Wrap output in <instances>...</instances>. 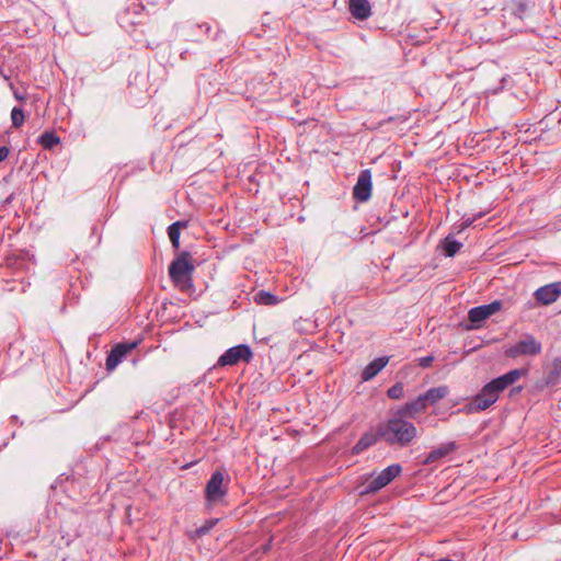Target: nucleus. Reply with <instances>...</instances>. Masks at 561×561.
<instances>
[{"label":"nucleus","mask_w":561,"mask_h":561,"mask_svg":"<svg viewBox=\"0 0 561 561\" xmlns=\"http://www.w3.org/2000/svg\"><path fill=\"white\" fill-rule=\"evenodd\" d=\"M527 373L528 370L526 368L513 369L485 383L480 392L476 394L467 405L468 412L474 413L485 411L499 400L502 391H504L508 386L515 383Z\"/></svg>","instance_id":"nucleus-1"},{"label":"nucleus","mask_w":561,"mask_h":561,"mask_svg":"<svg viewBox=\"0 0 561 561\" xmlns=\"http://www.w3.org/2000/svg\"><path fill=\"white\" fill-rule=\"evenodd\" d=\"M382 440L388 445H398L400 447L409 446L417 436L415 425L403 419V415L390 417L386 422L379 423Z\"/></svg>","instance_id":"nucleus-2"},{"label":"nucleus","mask_w":561,"mask_h":561,"mask_svg":"<svg viewBox=\"0 0 561 561\" xmlns=\"http://www.w3.org/2000/svg\"><path fill=\"white\" fill-rule=\"evenodd\" d=\"M194 264L190 252H181L169 266V275L175 286L181 290H187L193 287L192 274L194 272Z\"/></svg>","instance_id":"nucleus-3"},{"label":"nucleus","mask_w":561,"mask_h":561,"mask_svg":"<svg viewBox=\"0 0 561 561\" xmlns=\"http://www.w3.org/2000/svg\"><path fill=\"white\" fill-rule=\"evenodd\" d=\"M230 478L222 471L213 472L210 479L206 483L205 499L208 505L220 502L228 493Z\"/></svg>","instance_id":"nucleus-4"},{"label":"nucleus","mask_w":561,"mask_h":561,"mask_svg":"<svg viewBox=\"0 0 561 561\" xmlns=\"http://www.w3.org/2000/svg\"><path fill=\"white\" fill-rule=\"evenodd\" d=\"M542 351V344L531 334L525 333L515 344L505 350V356L517 358L520 356H536Z\"/></svg>","instance_id":"nucleus-5"},{"label":"nucleus","mask_w":561,"mask_h":561,"mask_svg":"<svg viewBox=\"0 0 561 561\" xmlns=\"http://www.w3.org/2000/svg\"><path fill=\"white\" fill-rule=\"evenodd\" d=\"M402 471L399 463H393L385 468L375 479L360 490V495L373 494L388 485L393 481Z\"/></svg>","instance_id":"nucleus-6"},{"label":"nucleus","mask_w":561,"mask_h":561,"mask_svg":"<svg viewBox=\"0 0 561 561\" xmlns=\"http://www.w3.org/2000/svg\"><path fill=\"white\" fill-rule=\"evenodd\" d=\"M503 307L501 300H494L491 304L473 307L468 312V319L472 323L469 330L479 329L482 321L486 320Z\"/></svg>","instance_id":"nucleus-7"},{"label":"nucleus","mask_w":561,"mask_h":561,"mask_svg":"<svg viewBox=\"0 0 561 561\" xmlns=\"http://www.w3.org/2000/svg\"><path fill=\"white\" fill-rule=\"evenodd\" d=\"M253 354L250 346L245 344H239L237 346L228 348L218 359L219 366H232L238 362L243 360L249 363Z\"/></svg>","instance_id":"nucleus-8"},{"label":"nucleus","mask_w":561,"mask_h":561,"mask_svg":"<svg viewBox=\"0 0 561 561\" xmlns=\"http://www.w3.org/2000/svg\"><path fill=\"white\" fill-rule=\"evenodd\" d=\"M371 172L368 169L362 170L353 188V197L357 202H367L371 196Z\"/></svg>","instance_id":"nucleus-9"},{"label":"nucleus","mask_w":561,"mask_h":561,"mask_svg":"<svg viewBox=\"0 0 561 561\" xmlns=\"http://www.w3.org/2000/svg\"><path fill=\"white\" fill-rule=\"evenodd\" d=\"M137 345L138 342L118 343L114 345L106 358V369L108 371L114 370L126 357V355L137 347Z\"/></svg>","instance_id":"nucleus-10"},{"label":"nucleus","mask_w":561,"mask_h":561,"mask_svg":"<svg viewBox=\"0 0 561 561\" xmlns=\"http://www.w3.org/2000/svg\"><path fill=\"white\" fill-rule=\"evenodd\" d=\"M561 296V282L550 283L539 287L534 293L536 301L542 306H548Z\"/></svg>","instance_id":"nucleus-11"},{"label":"nucleus","mask_w":561,"mask_h":561,"mask_svg":"<svg viewBox=\"0 0 561 561\" xmlns=\"http://www.w3.org/2000/svg\"><path fill=\"white\" fill-rule=\"evenodd\" d=\"M379 440H382V436L380 435V425L378 424L375 431L366 432L359 438V440L353 447L352 451L354 455H358Z\"/></svg>","instance_id":"nucleus-12"},{"label":"nucleus","mask_w":561,"mask_h":561,"mask_svg":"<svg viewBox=\"0 0 561 561\" xmlns=\"http://www.w3.org/2000/svg\"><path fill=\"white\" fill-rule=\"evenodd\" d=\"M348 10L359 21L367 20L371 15V7L368 0H350Z\"/></svg>","instance_id":"nucleus-13"},{"label":"nucleus","mask_w":561,"mask_h":561,"mask_svg":"<svg viewBox=\"0 0 561 561\" xmlns=\"http://www.w3.org/2000/svg\"><path fill=\"white\" fill-rule=\"evenodd\" d=\"M456 449H457V445L455 442H449V443L443 444L439 447L433 449L431 453H428L427 456L425 457V459L423 460V463L424 465L434 463V462L438 461L439 459L448 456Z\"/></svg>","instance_id":"nucleus-14"},{"label":"nucleus","mask_w":561,"mask_h":561,"mask_svg":"<svg viewBox=\"0 0 561 561\" xmlns=\"http://www.w3.org/2000/svg\"><path fill=\"white\" fill-rule=\"evenodd\" d=\"M428 403L424 399V394H420L416 399L407 402L399 411V415L403 416H413L416 413L423 412L426 410Z\"/></svg>","instance_id":"nucleus-15"},{"label":"nucleus","mask_w":561,"mask_h":561,"mask_svg":"<svg viewBox=\"0 0 561 561\" xmlns=\"http://www.w3.org/2000/svg\"><path fill=\"white\" fill-rule=\"evenodd\" d=\"M389 357L382 356L370 362L362 373V379L368 381L379 374V371L388 364Z\"/></svg>","instance_id":"nucleus-16"},{"label":"nucleus","mask_w":561,"mask_h":561,"mask_svg":"<svg viewBox=\"0 0 561 561\" xmlns=\"http://www.w3.org/2000/svg\"><path fill=\"white\" fill-rule=\"evenodd\" d=\"M561 378V357L552 360L551 369L545 378V386L553 387L559 383Z\"/></svg>","instance_id":"nucleus-17"},{"label":"nucleus","mask_w":561,"mask_h":561,"mask_svg":"<svg viewBox=\"0 0 561 561\" xmlns=\"http://www.w3.org/2000/svg\"><path fill=\"white\" fill-rule=\"evenodd\" d=\"M448 393H449L448 387L443 385V386L431 388L423 394H424V399L427 401V403L433 405L436 402H438L439 400L447 397Z\"/></svg>","instance_id":"nucleus-18"},{"label":"nucleus","mask_w":561,"mask_h":561,"mask_svg":"<svg viewBox=\"0 0 561 561\" xmlns=\"http://www.w3.org/2000/svg\"><path fill=\"white\" fill-rule=\"evenodd\" d=\"M442 247L446 256L453 257L461 249L462 243L455 240L451 234H448L443 241Z\"/></svg>","instance_id":"nucleus-19"},{"label":"nucleus","mask_w":561,"mask_h":561,"mask_svg":"<svg viewBox=\"0 0 561 561\" xmlns=\"http://www.w3.org/2000/svg\"><path fill=\"white\" fill-rule=\"evenodd\" d=\"M186 226V222L184 221H175L173 224H171L169 227H168V236H169V239L172 243V245L175 248V249H179L180 248V234H181V228L182 227H185Z\"/></svg>","instance_id":"nucleus-20"},{"label":"nucleus","mask_w":561,"mask_h":561,"mask_svg":"<svg viewBox=\"0 0 561 561\" xmlns=\"http://www.w3.org/2000/svg\"><path fill=\"white\" fill-rule=\"evenodd\" d=\"M254 301L257 305L275 306L279 302V298L266 290H260L254 295Z\"/></svg>","instance_id":"nucleus-21"},{"label":"nucleus","mask_w":561,"mask_h":561,"mask_svg":"<svg viewBox=\"0 0 561 561\" xmlns=\"http://www.w3.org/2000/svg\"><path fill=\"white\" fill-rule=\"evenodd\" d=\"M38 141L45 149H51L59 144L60 138L54 131H45L39 136Z\"/></svg>","instance_id":"nucleus-22"},{"label":"nucleus","mask_w":561,"mask_h":561,"mask_svg":"<svg viewBox=\"0 0 561 561\" xmlns=\"http://www.w3.org/2000/svg\"><path fill=\"white\" fill-rule=\"evenodd\" d=\"M25 119L24 113L20 107H13L11 111L12 126L19 128L23 125Z\"/></svg>","instance_id":"nucleus-23"},{"label":"nucleus","mask_w":561,"mask_h":561,"mask_svg":"<svg viewBox=\"0 0 561 561\" xmlns=\"http://www.w3.org/2000/svg\"><path fill=\"white\" fill-rule=\"evenodd\" d=\"M218 520H219L218 518H211V519L206 520L201 527L196 528L195 536L202 537V536L208 534L215 527V525L218 523Z\"/></svg>","instance_id":"nucleus-24"},{"label":"nucleus","mask_w":561,"mask_h":561,"mask_svg":"<svg viewBox=\"0 0 561 561\" xmlns=\"http://www.w3.org/2000/svg\"><path fill=\"white\" fill-rule=\"evenodd\" d=\"M403 393H404V387H403L402 382L394 383L387 391L388 397L393 400L401 399L403 397Z\"/></svg>","instance_id":"nucleus-25"},{"label":"nucleus","mask_w":561,"mask_h":561,"mask_svg":"<svg viewBox=\"0 0 561 561\" xmlns=\"http://www.w3.org/2000/svg\"><path fill=\"white\" fill-rule=\"evenodd\" d=\"M528 5L524 1H519L516 3V8L514 11V14L517 15L519 19H524L526 12H527Z\"/></svg>","instance_id":"nucleus-26"},{"label":"nucleus","mask_w":561,"mask_h":561,"mask_svg":"<svg viewBox=\"0 0 561 561\" xmlns=\"http://www.w3.org/2000/svg\"><path fill=\"white\" fill-rule=\"evenodd\" d=\"M482 215H483V213H480V214H478L477 216H474L473 218H467V219H465V220H463V222L461 224V226H460V228H459L458 232H461V231H462V230H465L466 228L470 227V226L473 224V221H474L477 218L482 217Z\"/></svg>","instance_id":"nucleus-27"},{"label":"nucleus","mask_w":561,"mask_h":561,"mask_svg":"<svg viewBox=\"0 0 561 561\" xmlns=\"http://www.w3.org/2000/svg\"><path fill=\"white\" fill-rule=\"evenodd\" d=\"M434 357L433 356H425V357H421L419 359V365L423 368H426L431 365V363L433 362Z\"/></svg>","instance_id":"nucleus-28"},{"label":"nucleus","mask_w":561,"mask_h":561,"mask_svg":"<svg viewBox=\"0 0 561 561\" xmlns=\"http://www.w3.org/2000/svg\"><path fill=\"white\" fill-rule=\"evenodd\" d=\"M9 152H10V150L8 147H5V146L0 147V162L7 159Z\"/></svg>","instance_id":"nucleus-29"},{"label":"nucleus","mask_w":561,"mask_h":561,"mask_svg":"<svg viewBox=\"0 0 561 561\" xmlns=\"http://www.w3.org/2000/svg\"><path fill=\"white\" fill-rule=\"evenodd\" d=\"M520 391H522V387H520V386L515 387V388H513V389L511 390V396H513V394H515V393H518V392H520Z\"/></svg>","instance_id":"nucleus-30"},{"label":"nucleus","mask_w":561,"mask_h":561,"mask_svg":"<svg viewBox=\"0 0 561 561\" xmlns=\"http://www.w3.org/2000/svg\"><path fill=\"white\" fill-rule=\"evenodd\" d=\"M15 99L23 101L25 98L23 95H20L16 91H14Z\"/></svg>","instance_id":"nucleus-31"},{"label":"nucleus","mask_w":561,"mask_h":561,"mask_svg":"<svg viewBox=\"0 0 561 561\" xmlns=\"http://www.w3.org/2000/svg\"><path fill=\"white\" fill-rule=\"evenodd\" d=\"M0 73L3 76V78H4L5 80H8V79H9V78H8V76L3 75L1 70H0Z\"/></svg>","instance_id":"nucleus-32"},{"label":"nucleus","mask_w":561,"mask_h":561,"mask_svg":"<svg viewBox=\"0 0 561 561\" xmlns=\"http://www.w3.org/2000/svg\"><path fill=\"white\" fill-rule=\"evenodd\" d=\"M440 561H451V560H449V559H442Z\"/></svg>","instance_id":"nucleus-33"}]
</instances>
